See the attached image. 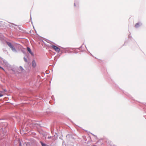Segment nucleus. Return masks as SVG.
Listing matches in <instances>:
<instances>
[{
    "mask_svg": "<svg viewBox=\"0 0 146 146\" xmlns=\"http://www.w3.org/2000/svg\"><path fill=\"white\" fill-rule=\"evenodd\" d=\"M7 44L8 46L13 51L15 52H17V51L15 49V48L11 43L9 42H7Z\"/></svg>",
    "mask_w": 146,
    "mask_h": 146,
    "instance_id": "f03ea898",
    "label": "nucleus"
},
{
    "mask_svg": "<svg viewBox=\"0 0 146 146\" xmlns=\"http://www.w3.org/2000/svg\"><path fill=\"white\" fill-rule=\"evenodd\" d=\"M27 50L28 51V52H29V53L31 55H32V56H33V53L32 52V51H31V49L29 48V47H27Z\"/></svg>",
    "mask_w": 146,
    "mask_h": 146,
    "instance_id": "39448f33",
    "label": "nucleus"
},
{
    "mask_svg": "<svg viewBox=\"0 0 146 146\" xmlns=\"http://www.w3.org/2000/svg\"><path fill=\"white\" fill-rule=\"evenodd\" d=\"M24 60H25V62H27V59H26L25 58H24Z\"/></svg>",
    "mask_w": 146,
    "mask_h": 146,
    "instance_id": "9b49d317",
    "label": "nucleus"
},
{
    "mask_svg": "<svg viewBox=\"0 0 146 146\" xmlns=\"http://www.w3.org/2000/svg\"><path fill=\"white\" fill-rule=\"evenodd\" d=\"M7 44L8 46L13 51L15 52H17V51L15 49V48L11 43L9 42H7Z\"/></svg>",
    "mask_w": 146,
    "mask_h": 146,
    "instance_id": "f257e3e1",
    "label": "nucleus"
},
{
    "mask_svg": "<svg viewBox=\"0 0 146 146\" xmlns=\"http://www.w3.org/2000/svg\"><path fill=\"white\" fill-rule=\"evenodd\" d=\"M40 143H41L42 146H48V145H46V144L44 143H43L42 142H40Z\"/></svg>",
    "mask_w": 146,
    "mask_h": 146,
    "instance_id": "6e6552de",
    "label": "nucleus"
},
{
    "mask_svg": "<svg viewBox=\"0 0 146 146\" xmlns=\"http://www.w3.org/2000/svg\"><path fill=\"white\" fill-rule=\"evenodd\" d=\"M141 25V24L139 23H137L135 25V27L136 28H138Z\"/></svg>",
    "mask_w": 146,
    "mask_h": 146,
    "instance_id": "0eeeda50",
    "label": "nucleus"
},
{
    "mask_svg": "<svg viewBox=\"0 0 146 146\" xmlns=\"http://www.w3.org/2000/svg\"><path fill=\"white\" fill-rule=\"evenodd\" d=\"M3 96V95L1 93H0V97H1Z\"/></svg>",
    "mask_w": 146,
    "mask_h": 146,
    "instance_id": "1a4fd4ad",
    "label": "nucleus"
},
{
    "mask_svg": "<svg viewBox=\"0 0 146 146\" xmlns=\"http://www.w3.org/2000/svg\"><path fill=\"white\" fill-rule=\"evenodd\" d=\"M3 131L2 128L0 130V136L1 137H3L6 134V132Z\"/></svg>",
    "mask_w": 146,
    "mask_h": 146,
    "instance_id": "20e7f679",
    "label": "nucleus"
},
{
    "mask_svg": "<svg viewBox=\"0 0 146 146\" xmlns=\"http://www.w3.org/2000/svg\"><path fill=\"white\" fill-rule=\"evenodd\" d=\"M32 64L33 66V67H35L36 66V63L35 61H33L32 63Z\"/></svg>",
    "mask_w": 146,
    "mask_h": 146,
    "instance_id": "423d86ee",
    "label": "nucleus"
},
{
    "mask_svg": "<svg viewBox=\"0 0 146 146\" xmlns=\"http://www.w3.org/2000/svg\"><path fill=\"white\" fill-rule=\"evenodd\" d=\"M0 68H1V69H2V70H4V69L3 68H2V67H1L0 66Z\"/></svg>",
    "mask_w": 146,
    "mask_h": 146,
    "instance_id": "9d476101",
    "label": "nucleus"
},
{
    "mask_svg": "<svg viewBox=\"0 0 146 146\" xmlns=\"http://www.w3.org/2000/svg\"><path fill=\"white\" fill-rule=\"evenodd\" d=\"M51 137H48V139H49L51 138Z\"/></svg>",
    "mask_w": 146,
    "mask_h": 146,
    "instance_id": "f8f14e48",
    "label": "nucleus"
},
{
    "mask_svg": "<svg viewBox=\"0 0 146 146\" xmlns=\"http://www.w3.org/2000/svg\"><path fill=\"white\" fill-rule=\"evenodd\" d=\"M19 146H21V143L20 142V143H19Z\"/></svg>",
    "mask_w": 146,
    "mask_h": 146,
    "instance_id": "ddd939ff",
    "label": "nucleus"
},
{
    "mask_svg": "<svg viewBox=\"0 0 146 146\" xmlns=\"http://www.w3.org/2000/svg\"><path fill=\"white\" fill-rule=\"evenodd\" d=\"M74 5L75 6V3H74Z\"/></svg>",
    "mask_w": 146,
    "mask_h": 146,
    "instance_id": "4468645a",
    "label": "nucleus"
},
{
    "mask_svg": "<svg viewBox=\"0 0 146 146\" xmlns=\"http://www.w3.org/2000/svg\"><path fill=\"white\" fill-rule=\"evenodd\" d=\"M52 48L55 51L58 52H59L60 49V48L57 47L56 46L54 45H52L51 46Z\"/></svg>",
    "mask_w": 146,
    "mask_h": 146,
    "instance_id": "7ed1b4c3",
    "label": "nucleus"
}]
</instances>
